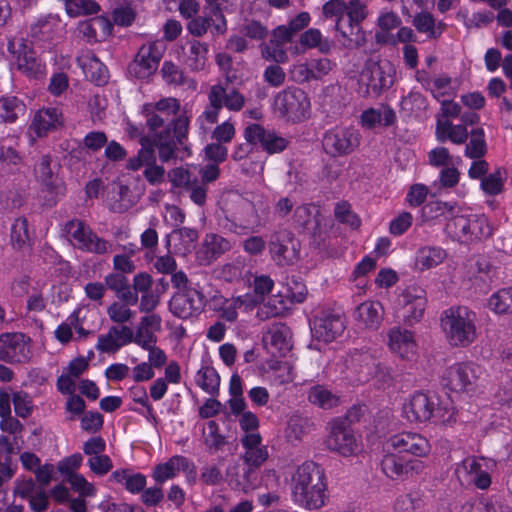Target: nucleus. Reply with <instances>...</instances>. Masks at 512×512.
<instances>
[{
  "label": "nucleus",
  "instance_id": "nucleus-1",
  "mask_svg": "<svg viewBox=\"0 0 512 512\" xmlns=\"http://www.w3.org/2000/svg\"><path fill=\"white\" fill-rule=\"evenodd\" d=\"M327 483L324 469L314 461H306L292 475V494L296 503L307 509L325 504Z\"/></svg>",
  "mask_w": 512,
  "mask_h": 512
},
{
  "label": "nucleus",
  "instance_id": "nucleus-2",
  "mask_svg": "<svg viewBox=\"0 0 512 512\" xmlns=\"http://www.w3.org/2000/svg\"><path fill=\"white\" fill-rule=\"evenodd\" d=\"M441 327L450 345L467 347L476 339L475 313L467 307H451L441 316Z\"/></svg>",
  "mask_w": 512,
  "mask_h": 512
},
{
  "label": "nucleus",
  "instance_id": "nucleus-3",
  "mask_svg": "<svg viewBox=\"0 0 512 512\" xmlns=\"http://www.w3.org/2000/svg\"><path fill=\"white\" fill-rule=\"evenodd\" d=\"M395 74L396 69L391 61L367 59L360 74L361 81L365 83L363 96L371 92L378 96L389 89L394 84Z\"/></svg>",
  "mask_w": 512,
  "mask_h": 512
},
{
  "label": "nucleus",
  "instance_id": "nucleus-4",
  "mask_svg": "<svg viewBox=\"0 0 512 512\" xmlns=\"http://www.w3.org/2000/svg\"><path fill=\"white\" fill-rule=\"evenodd\" d=\"M403 412L407 419L414 423H444L450 419V416L445 417L448 410L441 407L435 397L422 392H416L411 396L409 402L404 404Z\"/></svg>",
  "mask_w": 512,
  "mask_h": 512
},
{
  "label": "nucleus",
  "instance_id": "nucleus-5",
  "mask_svg": "<svg viewBox=\"0 0 512 512\" xmlns=\"http://www.w3.org/2000/svg\"><path fill=\"white\" fill-rule=\"evenodd\" d=\"M310 108L307 94L299 88L279 92L274 99V110L287 120L299 122L306 118Z\"/></svg>",
  "mask_w": 512,
  "mask_h": 512
},
{
  "label": "nucleus",
  "instance_id": "nucleus-6",
  "mask_svg": "<svg viewBox=\"0 0 512 512\" xmlns=\"http://www.w3.org/2000/svg\"><path fill=\"white\" fill-rule=\"evenodd\" d=\"M268 247L272 260L279 266L292 265L300 258V242L289 230L271 234Z\"/></svg>",
  "mask_w": 512,
  "mask_h": 512
},
{
  "label": "nucleus",
  "instance_id": "nucleus-7",
  "mask_svg": "<svg viewBox=\"0 0 512 512\" xmlns=\"http://www.w3.org/2000/svg\"><path fill=\"white\" fill-rule=\"evenodd\" d=\"M361 135L354 128L327 131L322 139L324 151L332 157H343L353 153L360 145Z\"/></svg>",
  "mask_w": 512,
  "mask_h": 512
},
{
  "label": "nucleus",
  "instance_id": "nucleus-8",
  "mask_svg": "<svg viewBox=\"0 0 512 512\" xmlns=\"http://www.w3.org/2000/svg\"><path fill=\"white\" fill-rule=\"evenodd\" d=\"M206 303L205 296L197 289H186L175 293L170 302L169 310L181 319H187L199 314Z\"/></svg>",
  "mask_w": 512,
  "mask_h": 512
},
{
  "label": "nucleus",
  "instance_id": "nucleus-9",
  "mask_svg": "<svg viewBox=\"0 0 512 512\" xmlns=\"http://www.w3.org/2000/svg\"><path fill=\"white\" fill-rule=\"evenodd\" d=\"M26 336L22 333L0 335V360L7 363H25L31 357Z\"/></svg>",
  "mask_w": 512,
  "mask_h": 512
},
{
  "label": "nucleus",
  "instance_id": "nucleus-10",
  "mask_svg": "<svg viewBox=\"0 0 512 512\" xmlns=\"http://www.w3.org/2000/svg\"><path fill=\"white\" fill-rule=\"evenodd\" d=\"M477 376V367L472 363H457L445 369L441 376V384L450 391L469 390Z\"/></svg>",
  "mask_w": 512,
  "mask_h": 512
},
{
  "label": "nucleus",
  "instance_id": "nucleus-11",
  "mask_svg": "<svg viewBox=\"0 0 512 512\" xmlns=\"http://www.w3.org/2000/svg\"><path fill=\"white\" fill-rule=\"evenodd\" d=\"M66 227L77 242V248L96 254H104L108 251L110 247L109 242L98 237L84 222L71 220L67 223Z\"/></svg>",
  "mask_w": 512,
  "mask_h": 512
},
{
  "label": "nucleus",
  "instance_id": "nucleus-12",
  "mask_svg": "<svg viewBox=\"0 0 512 512\" xmlns=\"http://www.w3.org/2000/svg\"><path fill=\"white\" fill-rule=\"evenodd\" d=\"M383 473L392 480L408 478L424 470V463L419 459H408L405 456L389 453L381 461Z\"/></svg>",
  "mask_w": 512,
  "mask_h": 512
},
{
  "label": "nucleus",
  "instance_id": "nucleus-13",
  "mask_svg": "<svg viewBox=\"0 0 512 512\" xmlns=\"http://www.w3.org/2000/svg\"><path fill=\"white\" fill-rule=\"evenodd\" d=\"M245 139L248 143L259 144L269 154L282 152L289 141L273 130H266L259 124H251L245 128Z\"/></svg>",
  "mask_w": 512,
  "mask_h": 512
},
{
  "label": "nucleus",
  "instance_id": "nucleus-14",
  "mask_svg": "<svg viewBox=\"0 0 512 512\" xmlns=\"http://www.w3.org/2000/svg\"><path fill=\"white\" fill-rule=\"evenodd\" d=\"M310 328L313 339L329 343L343 333L345 325L340 315L323 314L312 320Z\"/></svg>",
  "mask_w": 512,
  "mask_h": 512
},
{
  "label": "nucleus",
  "instance_id": "nucleus-15",
  "mask_svg": "<svg viewBox=\"0 0 512 512\" xmlns=\"http://www.w3.org/2000/svg\"><path fill=\"white\" fill-rule=\"evenodd\" d=\"M172 127L167 125L166 128L156 135L154 140L155 146H172L178 148L182 147L183 150L189 152L188 146L185 141L188 138L189 120L186 116H178L177 119H172Z\"/></svg>",
  "mask_w": 512,
  "mask_h": 512
},
{
  "label": "nucleus",
  "instance_id": "nucleus-16",
  "mask_svg": "<svg viewBox=\"0 0 512 512\" xmlns=\"http://www.w3.org/2000/svg\"><path fill=\"white\" fill-rule=\"evenodd\" d=\"M133 342V330L126 325H115L107 334L98 337L96 349L102 353H116L123 346Z\"/></svg>",
  "mask_w": 512,
  "mask_h": 512
},
{
  "label": "nucleus",
  "instance_id": "nucleus-17",
  "mask_svg": "<svg viewBox=\"0 0 512 512\" xmlns=\"http://www.w3.org/2000/svg\"><path fill=\"white\" fill-rule=\"evenodd\" d=\"M327 447L347 457L355 453L357 441L353 430L332 422L331 432L326 440Z\"/></svg>",
  "mask_w": 512,
  "mask_h": 512
},
{
  "label": "nucleus",
  "instance_id": "nucleus-18",
  "mask_svg": "<svg viewBox=\"0 0 512 512\" xmlns=\"http://www.w3.org/2000/svg\"><path fill=\"white\" fill-rule=\"evenodd\" d=\"M231 249L230 242L218 234H207L196 252L200 265L208 266Z\"/></svg>",
  "mask_w": 512,
  "mask_h": 512
},
{
  "label": "nucleus",
  "instance_id": "nucleus-19",
  "mask_svg": "<svg viewBox=\"0 0 512 512\" xmlns=\"http://www.w3.org/2000/svg\"><path fill=\"white\" fill-rule=\"evenodd\" d=\"M391 446L399 452L410 453L417 457H423L430 452L428 440L418 433L402 432L390 438Z\"/></svg>",
  "mask_w": 512,
  "mask_h": 512
},
{
  "label": "nucleus",
  "instance_id": "nucleus-20",
  "mask_svg": "<svg viewBox=\"0 0 512 512\" xmlns=\"http://www.w3.org/2000/svg\"><path fill=\"white\" fill-rule=\"evenodd\" d=\"M152 45L140 47L134 60L129 64L128 71L136 78L143 79L152 75L158 67L160 56L154 54Z\"/></svg>",
  "mask_w": 512,
  "mask_h": 512
},
{
  "label": "nucleus",
  "instance_id": "nucleus-21",
  "mask_svg": "<svg viewBox=\"0 0 512 512\" xmlns=\"http://www.w3.org/2000/svg\"><path fill=\"white\" fill-rule=\"evenodd\" d=\"M335 30L339 34L338 41L346 49L359 48L366 43V35L360 23L341 17L336 20Z\"/></svg>",
  "mask_w": 512,
  "mask_h": 512
},
{
  "label": "nucleus",
  "instance_id": "nucleus-22",
  "mask_svg": "<svg viewBox=\"0 0 512 512\" xmlns=\"http://www.w3.org/2000/svg\"><path fill=\"white\" fill-rule=\"evenodd\" d=\"M113 25L105 16H96L83 21L78 26V31L89 42L104 41L112 32Z\"/></svg>",
  "mask_w": 512,
  "mask_h": 512
},
{
  "label": "nucleus",
  "instance_id": "nucleus-23",
  "mask_svg": "<svg viewBox=\"0 0 512 512\" xmlns=\"http://www.w3.org/2000/svg\"><path fill=\"white\" fill-rule=\"evenodd\" d=\"M388 336L391 351L398 354L402 359H410L415 354L416 343L412 332L393 328Z\"/></svg>",
  "mask_w": 512,
  "mask_h": 512
},
{
  "label": "nucleus",
  "instance_id": "nucleus-24",
  "mask_svg": "<svg viewBox=\"0 0 512 512\" xmlns=\"http://www.w3.org/2000/svg\"><path fill=\"white\" fill-rule=\"evenodd\" d=\"M435 135L441 143L450 140L455 144H464L469 133L464 125H454L449 119L437 117Z\"/></svg>",
  "mask_w": 512,
  "mask_h": 512
},
{
  "label": "nucleus",
  "instance_id": "nucleus-25",
  "mask_svg": "<svg viewBox=\"0 0 512 512\" xmlns=\"http://www.w3.org/2000/svg\"><path fill=\"white\" fill-rule=\"evenodd\" d=\"M237 213H232L231 218L226 216L227 221L230 225H226L230 230L237 232V229H248L257 223L256 209L253 203L247 200H239L237 202Z\"/></svg>",
  "mask_w": 512,
  "mask_h": 512
},
{
  "label": "nucleus",
  "instance_id": "nucleus-26",
  "mask_svg": "<svg viewBox=\"0 0 512 512\" xmlns=\"http://www.w3.org/2000/svg\"><path fill=\"white\" fill-rule=\"evenodd\" d=\"M189 468V461L183 456H173L167 462L156 465L153 471V478L158 484L172 479L179 471H186Z\"/></svg>",
  "mask_w": 512,
  "mask_h": 512
},
{
  "label": "nucleus",
  "instance_id": "nucleus-27",
  "mask_svg": "<svg viewBox=\"0 0 512 512\" xmlns=\"http://www.w3.org/2000/svg\"><path fill=\"white\" fill-rule=\"evenodd\" d=\"M19 54L17 56V67L25 74L37 77L42 74L43 66L35 56V52L21 39L19 43Z\"/></svg>",
  "mask_w": 512,
  "mask_h": 512
},
{
  "label": "nucleus",
  "instance_id": "nucleus-28",
  "mask_svg": "<svg viewBox=\"0 0 512 512\" xmlns=\"http://www.w3.org/2000/svg\"><path fill=\"white\" fill-rule=\"evenodd\" d=\"M60 113L56 108L39 110L30 125V129L38 136H45L51 129L60 124Z\"/></svg>",
  "mask_w": 512,
  "mask_h": 512
},
{
  "label": "nucleus",
  "instance_id": "nucleus-29",
  "mask_svg": "<svg viewBox=\"0 0 512 512\" xmlns=\"http://www.w3.org/2000/svg\"><path fill=\"white\" fill-rule=\"evenodd\" d=\"M25 103L16 96L0 98V120L4 123H14L26 114Z\"/></svg>",
  "mask_w": 512,
  "mask_h": 512
},
{
  "label": "nucleus",
  "instance_id": "nucleus-30",
  "mask_svg": "<svg viewBox=\"0 0 512 512\" xmlns=\"http://www.w3.org/2000/svg\"><path fill=\"white\" fill-rule=\"evenodd\" d=\"M399 302L403 306V316L406 321L410 323L412 321L417 322L423 316L425 309L424 298L406 291L400 296Z\"/></svg>",
  "mask_w": 512,
  "mask_h": 512
},
{
  "label": "nucleus",
  "instance_id": "nucleus-31",
  "mask_svg": "<svg viewBox=\"0 0 512 512\" xmlns=\"http://www.w3.org/2000/svg\"><path fill=\"white\" fill-rule=\"evenodd\" d=\"M382 309L379 302H364L357 306L355 318L368 328H377L382 320Z\"/></svg>",
  "mask_w": 512,
  "mask_h": 512
},
{
  "label": "nucleus",
  "instance_id": "nucleus-32",
  "mask_svg": "<svg viewBox=\"0 0 512 512\" xmlns=\"http://www.w3.org/2000/svg\"><path fill=\"white\" fill-rule=\"evenodd\" d=\"M36 173L38 175V178L40 179L41 183L45 186V188L49 192H57L60 185L61 180L58 178V176L54 173L52 167H51V156L50 155H43L41 157L40 162L35 168Z\"/></svg>",
  "mask_w": 512,
  "mask_h": 512
},
{
  "label": "nucleus",
  "instance_id": "nucleus-33",
  "mask_svg": "<svg viewBox=\"0 0 512 512\" xmlns=\"http://www.w3.org/2000/svg\"><path fill=\"white\" fill-rule=\"evenodd\" d=\"M460 208L458 207L445 226V231L454 240H463L467 238L470 224V216L458 214Z\"/></svg>",
  "mask_w": 512,
  "mask_h": 512
},
{
  "label": "nucleus",
  "instance_id": "nucleus-34",
  "mask_svg": "<svg viewBox=\"0 0 512 512\" xmlns=\"http://www.w3.org/2000/svg\"><path fill=\"white\" fill-rule=\"evenodd\" d=\"M446 252L439 247H424L421 248L416 257V265L421 270L433 268L444 260Z\"/></svg>",
  "mask_w": 512,
  "mask_h": 512
},
{
  "label": "nucleus",
  "instance_id": "nucleus-35",
  "mask_svg": "<svg viewBox=\"0 0 512 512\" xmlns=\"http://www.w3.org/2000/svg\"><path fill=\"white\" fill-rule=\"evenodd\" d=\"M111 477L119 483H123L125 488L131 493H140L146 486V477L143 474H129L128 470L115 471Z\"/></svg>",
  "mask_w": 512,
  "mask_h": 512
},
{
  "label": "nucleus",
  "instance_id": "nucleus-36",
  "mask_svg": "<svg viewBox=\"0 0 512 512\" xmlns=\"http://www.w3.org/2000/svg\"><path fill=\"white\" fill-rule=\"evenodd\" d=\"M486 152L487 145L484 139V130L482 128L472 129L470 141L465 147V155L471 159H480Z\"/></svg>",
  "mask_w": 512,
  "mask_h": 512
},
{
  "label": "nucleus",
  "instance_id": "nucleus-37",
  "mask_svg": "<svg viewBox=\"0 0 512 512\" xmlns=\"http://www.w3.org/2000/svg\"><path fill=\"white\" fill-rule=\"evenodd\" d=\"M489 308L497 314L512 313V287L503 288L493 294L488 302Z\"/></svg>",
  "mask_w": 512,
  "mask_h": 512
},
{
  "label": "nucleus",
  "instance_id": "nucleus-38",
  "mask_svg": "<svg viewBox=\"0 0 512 512\" xmlns=\"http://www.w3.org/2000/svg\"><path fill=\"white\" fill-rule=\"evenodd\" d=\"M308 399L312 404L323 409H331L338 404V397L321 385H316L309 390Z\"/></svg>",
  "mask_w": 512,
  "mask_h": 512
},
{
  "label": "nucleus",
  "instance_id": "nucleus-39",
  "mask_svg": "<svg viewBox=\"0 0 512 512\" xmlns=\"http://www.w3.org/2000/svg\"><path fill=\"white\" fill-rule=\"evenodd\" d=\"M458 208L456 202H442L440 200L429 201L422 207V215L427 220L436 219L448 213L453 215Z\"/></svg>",
  "mask_w": 512,
  "mask_h": 512
},
{
  "label": "nucleus",
  "instance_id": "nucleus-40",
  "mask_svg": "<svg viewBox=\"0 0 512 512\" xmlns=\"http://www.w3.org/2000/svg\"><path fill=\"white\" fill-rule=\"evenodd\" d=\"M84 72L86 77L98 86L104 85L108 81V70L96 56L90 58L84 67Z\"/></svg>",
  "mask_w": 512,
  "mask_h": 512
},
{
  "label": "nucleus",
  "instance_id": "nucleus-41",
  "mask_svg": "<svg viewBox=\"0 0 512 512\" xmlns=\"http://www.w3.org/2000/svg\"><path fill=\"white\" fill-rule=\"evenodd\" d=\"M197 383L207 393L215 395L219 391L220 376L213 367H203L198 371Z\"/></svg>",
  "mask_w": 512,
  "mask_h": 512
},
{
  "label": "nucleus",
  "instance_id": "nucleus-42",
  "mask_svg": "<svg viewBox=\"0 0 512 512\" xmlns=\"http://www.w3.org/2000/svg\"><path fill=\"white\" fill-rule=\"evenodd\" d=\"M65 7L71 17L95 14L100 10L99 4L94 0H66Z\"/></svg>",
  "mask_w": 512,
  "mask_h": 512
},
{
  "label": "nucleus",
  "instance_id": "nucleus-43",
  "mask_svg": "<svg viewBox=\"0 0 512 512\" xmlns=\"http://www.w3.org/2000/svg\"><path fill=\"white\" fill-rule=\"evenodd\" d=\"M270 344L282 355H285L290 349V331L281 325L274 327L269 331Z\"/></svg>",
  "mask_w": 512,
  "mask_h": 512
},
{
  "label": "nucleus",
  "instance_id": "nucleus-44",
  "mask_svg": "<svg viewBox=\"0 0 512 512\" xmlns=\"http://www.w3.org/2000/svg\"><path fill=\"white\" fill-rule=\"evenodd\" d=\"M207 52V44L197 40L191 42L190 55L187 60L191 69L199 71L204 68Z\"/></svg>",
  "mask_w": 512,
  "mask_h": 512
},
{
  "label": "nucleus",
  "instance_id": "nucleus-45",
  "mask_svg": "<svg viewBox=\"0 0 512 512\" xmlns=\"http://www.w3.org/2000/svg\"><path fill=\"white\" fill-rule=\"evenodd\" d=\"M142 113L146 117V125L151 131H155L158 128L164 126L165 123L172 127V119L173 117H169V115H164L159 112L153 111V104H145L142 109Z\"/></svg>",
  "mask_w": 512,
  "mask_h": 512
},
{
  "label": "nucleus",
  "instance_id": "nucleus-46",
  "mask_svg": "<svg viewBox=\"0 0 512 512\" xmlns=\"http://www.w3.org/2000/svg\"><path fill=\"white\" fill-rule=\"evenodd\" d=\"M28 222L24 217L15 220L11 228V241L15 248L21 249L29 241Z\"/></svg>",
  "mask_w": 512,
  "mask_h": 512
},
{
  "label": "nucleus",
  "instance_id": "nucleus-47",
  "mask_svg": "<svg viewBox=\"0 0 512 512\" xmlns=\"http://www.w3.org/2000/svg\"><path fill=\"white\" fill-rule=\"evenodd\" d=\"M505 171L498 168L494 173L482 178L481 188L490 195H497L502 192Z\"/></svg>",
  "mask_w": 512,
  "mask_h": 512
},
{
  "label": "nucleus",
  "instance_id": "nucleus-48",
  "mask_svg": "<svg viewBox=\"0 0 512 512\" xmlns=\"http://www.w3.org/2000/svg\"><path fill=\"white\" fill-rule=\"evenodd\" d=\"M168 179L172 183V186L176 188L187 189L192 186V184L197 183V178L193 177L192 174L183 167L171 169L168 172Z\"/></svg>",
  "mask_w": 512,
  "mask_h": 512
},
{
  "label": "nucleus",
  "instance_id": "nucleus-49",
  "mask_svg": "<svg viewBox=\"0 0 512 512\" xmlns=\"http://www.w3.org/2000/svg\"><path fill=\"white\" fill-rule=\"evenodd\" d=\"M72 489L79 493L82 497H93L96 494V488L94 485L86 480V478L79 474H71L66 479Z\"/></svg>",
  "mask_w": 512,
  "mask_h": 512
},
{
  "label": "nucleus",
  "instance_id": "nucleus-50",
  "mask_svg": "<svg viewBox=\"0 0 512 512\" xmlns=\"http://www.w3.org/2000/svg\"><path fill=\"white\" fill-rule=\"evenodd\" d=\"M107 314L111 321L118 324L129 322L134 317V312L125 304L113 302L107 308Z\"/></svg>",
  "mask_w": 512,
  "mask_h": 512
},
{
  "label": "nucleus",
  "instance_id": "nucleus-51",
  "mask_svg": "<svg viewBox=\"0 0 512 512\" xmlns=\"http://www.w3.org/2000/svg\"><path fill=\"white\" fill-rule=\"evenodd\" d=\"M313 215L309 205H301L295 209L294 221L303 230H310L314 226L315 219H319V212Z\"/></svg>",
  "mask_w": 512,
  "mask_h": 512
},
{
  "label": "nucleus",
  "instance_id": "nucleus-52",
  "mask_svg": "<svg viewBox=\"0 0 512 512\" xmlns=\"http://www.w3.org/2000/svg\"><path fill=\"white\" fill-rule=\"evenodd\" d=\"M496 466V462L490 458H467L463 461V468L472 477L482 472L484 469L490 470Z\"/></svg>",
  "mask_w": 512,
  "mask_h": 512
},
{
  "label": "nucleus",
  "instance_id": "nucleus-53",
  "mask_svg": "<svg viewBox=\"0 0 512 512\" xmlns=\"http://www.w3.org/2000/svg\"><path fill=\"white\" fill-rule=\"evenodd\" d=\"M13 404L15 413L22 418L28 417L32 412V399L23 391L15 392L13 394Z\"/></svg>",
  "mask_w": 512,
  "mask_h": 512
},
{
  "label": "nucleus",
  "instance_id": "nucleus-54",
  "mask_svg": "<svg viewBox=\"0 0 512 512\" xmlns=\"http://www.w3.org/2000/svg\"><path fill=\"white\" fill-rule=\"evenodd\" d=\"M88 466L96 475H105L113 468L110 457L103 454L90 457Z\"/></svg>",
  "mask_w": 512,
  "mask_h": 512
},
{
  "label": "nucleus",
  "instance_id": "nucleus-55",
  "mask_svg": "<svg viewBox=\"0 0 512 512\" xmlns=\"http://www.w3.org/2000/svg\"><path fill=\"white\" fill-rule=\"evenodd\" d=\"M365 5L359 0H351L347 3V10L345 12V19L354 23H361L367 16Z\"/></svg>",
  "mask_w": 512,
  "mask_h": 512
},
{
  "label": "nucleus",
  "instance_id": "nucleus-56",
  "mask_svg": "<svg viewBox=\"0 0 512 512\" xmlns=\"http://www.w3.org/2000/svg\"><path fill=\"white\" fill-rule=\"evenodd\" d=\"M257 469L250 465H241L242 475L236 478V488L246 490L257 480Z\"/></svg>",
  "mask_w": 512,
  "mask_h": 512
},
{
  "label": "nucleus",
  "instance_id": "nucleus-57",
  "mask_svg": "<svg viewBox=\"0 0 512 512\" xmlns=\"http://www.w3.org/2000/svg\"><path fill=\"white\" fill-rule=\"evenodd\" d=\"M107 135L102 131L89 132L83 140L85 148L92 152H97L107 144Z\"/></svg>",
  "mask_w": 512,
  "mask_h": 512
},
{
  "label": "nucleus",
  "instance_id": "nucleus-58",
  "mask_svg": "<svg viewBox=\"0 0 512 512\" xmlns=\"http://www.w3.org/2000/svg\"><path fill=\"white\" fill-rule=\"evenodd\" d=\"M460 512H503V509L500 504L483 499L476 504H464Z\"/></svg>",
  "mask_w": 512,
  "mask_h": 512
},
{
  "label": "nucleus",
  "instance_id": "nucleus-59",
  "mask_svg": "<svg viewBox=\"0 0 512 512\" xmlns=\"http://www.w3.org/2000/svg\"><path fill=\"white\" fill-rule=\"evenodd\" d=\"M207 18H211L210 26L212 25V33L224 34L227 30V24L224 14L218 5L210 8V14Z\"/></svg>",
  "mask_w": 512,
  "mask_h": 512
},
{
  "label": "nucleus",
  "instance_id": "nucleus-60",
  "mask_svg": "<svg viewBox=\"0 0 512 512\" xmlns=\"http://www.w3.org/2000/svg\"><path fill=\"white\" fill-rule=\"evenodd\" d=\"M83 461V456L80 453H75L69 457L64 458L58 463V470L69 477L71 474H76L77 470Z\"/></svg>",
  "mask_w": 512,
  "mask_h": 512
},
{
  "label": "nucleus",
  "instance_id": "nucleus-61",
  "mask_svg": "<svg viewBox=\"0 0 512 512\" xmlns=\"http://www.w3.org/2000/svg\"><path fill=\"white\" fill-rule=\"evenodd\" d=\"M413 217L409 212H402L397 218L391 221L389 231L393 235H402L412 225Z\"/></svg>",
  "mask_w": 512,
  "mask_h": 512
},
{
  "label": "nucleus",
  "instance_id": "nucleus-62",
  "mask_svg": "<svg viewBox=\"0 0 512 512\" xmlns=\"http://www.w3.org/2000/svg\"><path fill=\"white\" fill-rule=\"evenodd\" d=\"M413 25L419 32L430 33L435 37V20L430 13L425 12L417 14L413 19Z\"/></svg>",
  "mask_w": 512,
  "mask_h": 512
},
{
  "label": "nucleus",
  "instance_id": "nucleus-63",
  "mask_svg": "<svg viewBox=\"0 0 512 512\" xmlns=\"http://www.w3.org/2000/svg\"><path fill=\"white\" fill-rule=\"evenodd\" d=\"M234 135V125L228 121L216 126L212 132V138L218 143H229L233 139Z\"/></svg>",
  "mask_w": 512,
  "mask_h": 512
},
{
  "label": "nucleus",
  "instance_id": "nucleus-64",
  "mask_svg": "<svg viewBox=\"0 0 512 512\" xmlns=\"http://www.w3.org/2000/svg\"><path fill=\"white\" fill-rule=\"evenodd\" d=\"M49 495L44 489H38L29 499V505L33 512H45L49 508Z\"/></svg>",
  "mask_w": 512,
  "mask_h": 512
}]
</instances>
